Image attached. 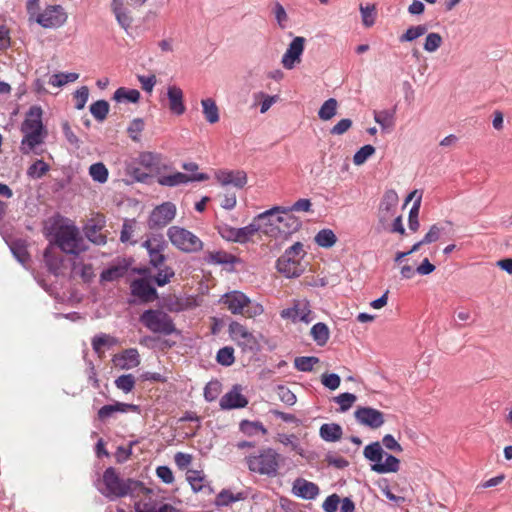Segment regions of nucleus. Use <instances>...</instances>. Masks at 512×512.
Instances as JSON below:
<instances>
[{"label": "nucleus", "mask_w": 512, "mask_h": 512, "mask_svg": "<svg viewBox=\"0 0 512 512\" xmlns=\"http://www.w3.org/2000/svg\"><path fill=\"white\" fill-rule=\"evenodd\" d=\"M318 362H319V359L317 357L302 356V357L295 358L294 366L299 371L309 372V371L313 370L314 365H316Z\"/></svg>", "instance_id": "48"}, {"label": "nucleus", "mask_w": 512, "mask_h": 512, "mask_svg": "<svg viewBox=\"0 0 512 512\" xmlns=\"http://www.w3.org/2000/svg\"><path fill=\"white\" fill-rule=\"evenodd\" d=\"M310 334L319 346H324L330 337V331L325 323L318 322L312 326Z\"/></svg>", "instance_id": "34"}, {"label": "nucleus", "mask_w": 512, "mask_h": 512, "mask_svg": "<svg viewBox=\"0 0 512 512\" xmlns=\"http://www.w3.org/2000/svg\"><path fill=\"white\" fill-rule=\"evenodd\" d=\"M168 108L175 115H182L186 111L184 104V93L182 89L176 85L167 87Z\"/></svg>", "instance_id": "23"}, {"label": "nucleus", "mask_w": 512, "mask_h": 512, "mask_svg": "<svg viewBox=\"0 0 512 512\" xmlns=\"http://www.w3.org/2000/svg\"><path fill=\"white\" fill-rule=\"evenodd\" d=\"M142 490H138L133 498H139L135 501L136 512H178V509L171 504L163 503L159 500L152 490L146 488L142 483Z\"/></svg>", "instance_id": "8"}, {"label": "nucleus", "mask_w": 512, "mask_h": 512, "mask_svg": "<svg viewBox=\"0 0 512 512\" xmlns=\"http://www.w3.org/2000/svg\"><path fill=\"white\" fill-rule=\"evenodd\" d=\"M142 247L146 249L149 257V265L157 267L163 262H166L167 256L165 254L168 249V244L160 235L148 237L143 243Z\"/></svg>", "instance_id": "12"}, {"label": "nucleus", "mask_w": 512, "mask_h": 512, "mask_svg": "<svg viewBox=\"0 0 512 512\" xmlns=\"http://www.w3.org/2000/svg\"><path fill=\"white\" fill-rule=\"evenodd\" d=\"M258 222H264V234L272 237L287 236L301 228L302 222L288 208L274 207L258 215Z\"/></svg>", "instance_id": "1"}, {"label": "nucleus", "mask_w": 512, "mask_h": 512, "mask_svg": "<svg viewBox=\"0 0 512 512\" xmlns=\"http://www.w3.org/2000/svg\"><path fill=\"white\" fill-rule=\"evenodd\" d=\"M360 12L362 17V23L365 27L369 28L375 24L376 20V8L375 5H360Z\"/></svg>", "instance_id": "47"}, {"label": "nucleus", "mask_w": 512, "mask_h": 512, "mask_svg": "<svg viewBox=\"0 0 512 512\" xmlns=\"http://www.w3.org/2000/svg\"><path fill=\"white\" fill-rule=\"evenodd\" d=\"M114 342L115 340L112 337L106 334H102L93 338L92 347L93 350L100 355L103 353V347L105 345H112Z\"/></svg>", "instance_id": "59"}, {"label": "nucleus", "mask_w": 512, "mask_h": 512, "mask_svg": "<svg viewBox=\"0 0 512 512\" xmlns=\"http://www.w3.org/2000/svg\"><path fill=\"white\" fill-rule=\"evenodd\" d=\"M265 229L264 222H258V217L249 225L237 228V238L236 242L245 243L252 236H254L258 231H262Z\"/></svg>", "instance_id": "31"}, {"label": "nucleus", "mask_w": 512, "mask_h": 512, "mask_svg": "<svg viewBox=\"0 0 512 512\" xmlns=\"http://www.w3.org/2000/svg\"><path fill=\"white\" fill-rule=\"evenodd\" d=\"M354 416L359 424L371 429H378L385 422L383 412L372 407H358Z\"/></svg>", "instance_id": "16"}, {"label": "nucleus", "mask_w": 512, "mask_h": 512, "mask_svg": "<svg viewBox=\"0 0 512 512\" xmlns=\"http://www.w3.org/2000/svg\"><path fill=\"white\" fill-rule=\"evenodd\" d=\"M49 171V165L43 160H36L27 170V175L33 179L43 177Z\"/></svg>", "instance_id": "46"}, {"label": "nucleus", "mask_w": 512, "mask_h": 512, "mask_svg": "<svg viewBox=\"0 0 512 512\" xmlns=\"http://www.w3.org/2000/svg\"><path fill=\"white\" fill-rule=\"evenodd\" d=\"M239 429L242 433L250 437L257 435L258 433L266 435L268 432L263 424L259 421L242 420L239 424Z\"/></svg>", "instance_id": "35"}, {"label": "nucleus", "mask_w": 512, "mask_h": 512, "mask_svg": "<svg viewBox=\"0 0 512 512\" xmlns=\"http://www.w3.org/2000/svg\"><path fill=\"white\" fill-rule=\"evenodd\" d=\"M374 120L378 123L382 128H390L394 125L393 114L387 110L383 111H375L374 112Z\"/></svg>", "instance_id": "56"}, {"label": "nucleus", "mask_w": 512, "mask_h": 512, "mask_svg": "<svg viewBox=\"0 0 512 512\" xmlns=\"http://www.w3.org/2000/svg\"><path fill=\"white\" fill-rule=\"evenodd\" d=\"M209 176L205 173L187 175L182 172H176L171 175H164L158 178V183L162 186L175 187L193 181H205Z\"/></svg>", "instance_id": "22"}, {"label": "nucleus", "mask_w": 512, "mask_h": 512, "mask_svg": "<svg viewBox=\"0 0 512 512\" xmlns=\"http://www.w3.org/2000/svg\"><path fill=\"white\" fill-rule=\"evenodd\" d=\"M153 268L156 270V273L153 276L152 280L159 287H163L169 284L175 277L174 269L171 266L167 265L166 262H163V264Z\"/></svg>", "instance_id": "30"}, {"label": "nucleus", "mask_w": 512, "mask_h": 512, "mask_svg": "<svg viewBox=\"0 0 512 512\" xmlns=\"http://www.w3.org/2000/svg\"><path fill=\"white\" fill-rule=\"evenodd\" d=\"M36 21L44 28H57L67 21V14L60 5L48 6L38 14Z\"/></svg>", "instance_id": "14"}, {"label": "nucleus", "mask_w": 512, "mask_h": 512, "mask_svg": "<svg viewBox=\"0 0 512 512\" xmlns=\"http://www.w3.org/2000/svg\"><path fill=\"white\" fill-rule=\"evenodd\" d=\"M216 360L223 366H231L234 361V349L230 346L219 349L216 355Z\"/></svg>", "instance_id": "50"}, {"label": "nucleus", "mask_w": 512, "mask_h": 512, "mask_svg": "<svg viewBox=\"0 0 512 512\" xmlns=\"http://www.w3.org/2000/svg\"><path fill=\"white\" fill-rule=\"evenodd\" d=\"M176 212L175 204L169 201L156 206L147 221L149 229L158 230L166 227L175 218Z\"/></svg>", "instance_id": "11"}, {"label": "nucleus", "mask_w": 512, "mask_h": 512, "mask_svg": "<svg viewBox=\"0 0 512 512\" xmlns=\"http://www.w3.org/2000/svg\"><path fill=\"white\" fill-rule=\"evenodd\" d=\"M397 205L398 195L396 191L387 190L379 206V220L383 225L394 217Z\"/></svg>", "instance_id": "19"}, {"label": "nucleus", "mask_w": 512, "mask_h": 512, "mask_svg": "<svg viewBox=\"0 0 512 512\" xmlns=\"http://www.w3.org/2000/svg\"><path fill=\"white\" fill-rule=\"evenodd\" d=\"M218 233L227 241L236 242L237 228L227 224H221L217 227Z\"/></svg>", "instance_id": "64"}, {"label": "nucleus", "mask_w": 512, "mask_h": 512, "mask_svg": "<svg viewBox=\"0 0 512 512\" xmlns=\"http://www.w3.org/2000/svg\"><path fill=\"white\" fill-rule=\"evenodd\" d=\"M365 458L375 463L382 461L384 451L379 442H373L364 448Z\"/></svg>", "instance_id": "40"}, {"label": "nucleus", "mask_w": 512, "mask_h": 512, "mask_svg": "<svg viewBox=\"0 0 512 512\" xmlns=\"http://www.w3.org/2000/svg\"><path fill=\"white\" fill-rule=\"evenodd\" d=\"M428 28L426 25H417L409 27L405 33L399 37L400 42H412L415 39L423 36L427 32Z\"/></svg>", "instance_id": "43"}, {"label": "nucleus", "mask_w": 512, "mask_h": 512, "mask_svg": "<svg viewBox=\"0 0 512 512\" xmlns=\"http://www.w3.org/2000/svg\"><path fill=\"white\" fill-rule=\"evenodd\" d=\"M221 392V384L219 381H210L204 388V397L208 402L216 400Z\"/></svg>", "instance_id": "57"}, {"label": "nucleus", "mask_w": 512, "mask_h": 512, "mask_svg": "<svg viewBox=\"0 0 512 512\" xmlns=\"http://www.w3.org/2000/svg\"><path fill=\"white\" fill-rule=\"evenodd\" d=\"M111 10L114 13L118 24L125 30H128L132 24V17L124 6L122 0H112Z\"/></svg>", "instance_id": "28"}, {"label": "nucleus", "mask_w": 512, "mask_h": 512, "mask_svg": "<svg viewBox=\"0 0 512 512\" xmlns=\"http://www.w3.org/2000/svg\"><path fill=\"white\" fill-rule=\"evenodd\" d=\"M338 103L334 98L326 100L319 109L318 116L323 121H328L336 115Z\"/></svg>", "instance_id": "38"}, {"label": "nucleus", "mask_w": 512, "mask_h": 512, "mask_svg": "<svg viewBox=\"0 0 512 512\" xmlns=\"http://www.w3.org/2000/svg\"><path fill=\"white\" fill-rule=\"evenodd\" d=\"M118 389L125 393H129L135 386V377L132 374L121 375L115 380Z\"/></svg>", "instance_id": "54"}, {"label": "nucleus", "mask_w": 512, "mask_h": 512, "mask_svg": "<svg viewBox=\"0 0 512 512\" xmlns=\"http://www.w3.org/2000/svg\"><path fill=\"white\" fill-rule=\"evenodd\" d=\"M336 241V235L330 229H322L315 236V242L324 248L332 247Z\"/></svg>", "instance_id": "39"}, {"label": "nucleus", "mask_w": 512, "mask_h": 512, "mask_svg": "<svg viewBox=\"0 0 512 512\" xmlns=\"http://www.w3.org/2000/svg\"><path fill=\"white\" fill-rule=\"evenodd\" d=\"M89 97V89L86 86L80 87L76 92L74 93V98L76 101L75 107L78 110H81L85 107V104Z\"/></svg>", "instance_id": "63"}, {"label": "nucleus", "mask_w": 512, "mask_h": 512, "mask_svg": "<svg viewBox=\"0 0 512 512\" xmlns=\"http://www.w3.org/2000/svg\"><path fill=\"white\" fill-rule=\"evenodd\" d=\"M203 107V114L205 119L214 124L219 121V110L214 100L211 98L203 99L201 101Z\"/></svg>", "instance_id": "36"}, {"label": "nucleus", "mask_w": 512, "mask_h": 512, "mask_svg": "<svg viewBox=\"0 0 512 512\" xmlns=\"http://www.w3.org/2000/svg\"><path fill=\"white\" fill-rule=\"evenodd\" d=\"M442 42L443 39L439 33H429L425 39L424 50L429 53L435 52L442 45Z\"/></svg>", "instance_id": "53"}, {"label": "nucleus", "mask_w": 512, "mask_h": 512, "mask_svg": "<svg viewBox=\"0 0 512 512\" xmlns=\"http://www.w3.org/2000/svg\"><path fill=\"white\" fill-rule=\"evenodd\" d=\"M216 179L222 186L233 185L236 188H243L247 183V174L241 170H220L216 173Z\"/></svg>", "instance_id": "24"}, {"label": "nucleus", "mask_w": 512, "mask_h": 512, "mask_svg": "<svg viewBox=\"0 0 512 512\" xmlns=\"http://www.w3.org/2000/svg\"><path fill=\"white\" fill-rule=\"evenodd\" d=\"M305 43L306 39L302 36H296L290 42L281 59V64L285 69L292 70L301 63Z\"/></svg>", "instance_id": "13"}, {"label": "nucleus", "mask_w": 512, "mask_h": 512, "mask_svg": "<svg viewBox=\"0 0 512 512\" xmlns=\"http://www.w3.org/2000/svg\"><path fill=\"white\" fill-rule=\"evenodd\" d=\"M136 444L135 441H131L128 447L119 446L115 452V459L117 463L126 462L132 455V448Z\"/></svg>", "instance_id": "61"}, {"label": "nucleus", "mask_w": 512, "mask_h": 512, "mask_svg": "<svg viewBox=\"0 0 512 512\" xmlns=\"http://www.w3.org/2000/svg\"><path fill=\"white\" fill-rule=\"evenodd\" d=\"M245 463L251 473L267 478H275L280 475L285 457L271 447H263L246 456Z\"/></svg>", "instance_id": "2"}, {"label": "nucleus", "mask_w": 512, "mask_h": 512, "mask_svg": "<svg viewBox=\"0 0 512 512\" xmlns=\"http://www.w3.org/2000/svg\"><path fill=\"white\" fill-rule=\"evenodd\" d=\"M400 461L393 455H387L385 461L382 463H375L371 466L372 471L384 474V473H395L399 470Z\"/></svg>", "instance_id": "33"}, {"label": "nucleus", "mask_w": 512, "mask_h": 512, "mask_svg": "<svg viewBox=\"0 0 512 512\" xmlns=\"http://www.w3.org/2000/svg\"><path fill=\"white\" fill-rule=\"evenodd\" d=\"M293 491L304 499H314L319 494L318 486L304 479H297L294 482Z\"/></svg>", "instance_id": "27"}, {"label": "nucleus", "mask_w": 512, "mask_h": 512, "mask_svg": "<svg viewBox=\"0 0 512 512\" xmlns=\"http://www.w3.org/2000/svg\"><path fill=\"white\" fill-rule=\"evenodd\" d=\"M55 243L66 254L78 255L86 249L79 229L74 225H61L56 230Z\"/></svg>", "instance_id": "7"}, {"label": "nucleus", "mask_w": 512, "mask_h": 512, "mask_svg": "<svg viewBox=\"0 0 512 512\" xmlns=\"http://www.w3.org/2000/svg\"><path fill=\"white\" fill-rule=\"evenodd\" d=\"M105 226V219L103 216L98 215L97 217L88 220L84 227V234L89 241L97 245H103L106 243V235L102 233V229Z\"/></svg>", "instance_id": "18"}, {"label": "nucleus", "mask_w": 512, "mask_h": 512, "mask_svg": "<svg viewBox=\"0 0 512 512\" xmlns=\"http://www.w3.org/2000/svg\"><path fill=\"white\" fill-rule=\"evenodd\" d=\"M79 78L78 73H57L53 74L50 79L49 83L55 87H61L69 82H74Z\"/></svg>", "instance_id": "45"}, {"label": "nucleus", "mask_w": 512, "mask_h": 512, "mask_svg": "<svg viewBox=\"0 0 512 512\" xmlns=\"http://www.w3.org/2000/svg\"><path fill=\"white\" fill-rule=\"evenodd\" d=\"M89 175L99 183H105L108 179V169L102 162L94 163L89 167Z\"/></svg>", "instance_id": "41"}, {"label": "nucleus", "mask_w": 512, "mask_h": 512, "mask_svg": "<svg viewBox=\"0 0 512 512\" xmlns=\"http://www.w3.org/2000/svg\"><path fill=\"white\" fill-rule=\"evenodd\" d=\"M304 255L305 251L303 249V244L296 242L277 260L276 268L278 272L284 274L288 278L300 276L304 271L301 264V259Z\"/></svg>", "instance_id": "6"}, {"label": "nucleus", "mask_w": 512, "mask_h": 512, "mask_svg": "<svg viewBox=\"0 0 512 512\" xmlns=\"http://www.w3.org/2000/svg\"><path fill=\"white\" fill-rule=\"evenodd\" d=\"M320 437L327 442H336L342 438V427L336 423H325L320 427Z\"/></svg>", "instance_id": "32"}, {"label": "nucleus", "mask_w": 512, "mask_h": 512, "mask_svg": "<svg viewBox=\"0 0 512 512\" xmlns=\"http://www.w3.org/2000/svg\"><path fill=\"white\" fill-rule=\"evenodd\" d=\"M138 406L135 404H128V403H122V402H116L115 404L111 405H104L98 410L97 416L98 419L101 421H105L108 418L114 416L115 413H126L128 411L137 412Z\"/></svg>", "instance_id": "26"}, {"label": "nucleus", "mask_w": 512, "mask_h": 512, "mask_svg": "<svg viewBox=\"0 0 512 512\" xmlns=\"http://www.w3.org/2000/svg\"><path fill=\"white\" fill-rule=\"evenodd\" d=\"M297 307V321L310 323L313 320L312 311L308 302H296Z\"/></svg>", "instance_id": "55"}, {"label": "nucleus", "mask_w": 512, "mask_h": 512, "mask_svg": "<svg viewBox=\"0 0 512 512\" xmlns=\"http://www.w3.org/2000/svg\"><path fill=\"white\" fill-rule=\"evenodd\" d=\"M219 405L223 410L244 408L248 405V399L242 394L241 385H234L220 399Z\"/></svg>", "instance_id": "17"}, {"label": "nucleus", "mask_w": 512, "mask_h": 512, "mask_svg": "<svg viewBox=\"0 0 512 512\" xmlns=\"http://www.w3.org/2000/svg\"><path fill=\"white\" fill-rule=\"evenodd\" d=\"M140 321L153 333L170 335L175 331V326L171 317L161 310H146L140 316Z\"/></svg>", "instance_id": "9"}, {"label": "nucleus", "mask_w": 512, "mask_h": 512, "mask_svg": "<svg viewBox=\"0 0 512 512\" xmlns=\"http://www.w3.org/2000/svg\"><path fill=\"white\" fill-rule=\"evenodd\" d=\"M137 162L141 166H143L149 170H153L160 165L161 156L154 152H142L139 154V156L137 158Z\"/></svg>", "instance_id": "37"}, {"label": "nucleus", "mask_w": 512, "mask_h": 512, "mask_svg": "<svg viewBox=\"0 0 512 512\" xmlns=\"http://www.w3.org/2000/svg\"><path fill=\"white\" fill-rule=\"evenodd\" d=\"M144 129V122L142 119L140 118H137V119H134L128 129H127V132L130 136V138L133 140V141H138L139 140V135L140 133L143 131Z\"/></svg>", "instance_id": "62"}, {"label": "nucleus", "mask_w": 512, "mask_h": 512, "mask_svg": "<svg viewBox=\"0 0 512 512\" xmlns=\"http://www.w3.org/2000/svg\"><path fill=\"white\" fill-rule=\"evenodd\" d=\"M229 334L231 339L237 343L242 350H254L257 347L255 336L239 322L233 321L229 325Z\"/></svg>", "instance_id": "15"}, {"label": "nucleus", "mask_w": 512, "mask_h": 512, "mask_svg": "<svg viewBox=\"0 0 512 512\" xmlns=\"http://www.w3.org/2000/svg\"><path fill=\"white\" fill-rule=\"evenodd\" d=\"M421 199H422V195L419 194V196L415 199V202L409 212V228L410 230L416 232L419 227H420V223H419V220H418V215H419V209H420V205H421Z\"/></svg>", "instance_id": "49"}, {"label": "nucleus", "mask_w": 512, "mask_h": 512, "mask_svg": "<svg viewBox=\"0 0 512 512\" xmlns=\"http://www.w3.org/2000/svg\"><path fill=\"white\" fill-rule=\"evenodd\" d=\"M140 92L136 89L118 88L114 93V99L117 101L127 100L136 103L140 99Z\"/></svg>", "instance_id": "44"}, {"label": "nucleus", "mask_w": 512, "mask_h": 512, "mask_svg": "<svg viewBox=\"0 0 512 512\" xmlns=\"http://www.w3.org/2000/svg\"><path fill=\"white\" fill-rule=\"evenodd\" d=\"M131 293L142 302H152L158 295L156 289L144 278L135 279L130 285Z\"/></svg>", "instance_id": "20"}, {"label": "nucleus", "mask_w": 512, "mask_h": 512, "mask_svg": "<svg viewBox=\"0 0 512 512\" xmlns=\"http://www.w3.org/2000/svg\"><path fill=\"white\" fill-rule=\"evenodd\" d=\"M43 111L39 106H32L26 113V117L21 125L23 138L20 149L23 154H29L34 149L44 143L48 131L42 122Z\"/></svg>", "instance_id": "3"}, {"label": "nucleus", "mask_w": 512, "mask_h": 512, "mask_svg": "<svg viewBox=\"0 0 512 512\" xmlns=\"http://www.w3.org/2000/svg\"><path fill=\"white\" fill-rule=\"evenodd\" d=\"M90 112L97 121L102 122L108 115L109 103L105 100H98L91 104Z\"/></svg>", "instance_id": "42"}, {"label": "nucleus", "mask_w": 512, "mask_h": 512, "mask_svg": "<svg viewBox=\"0 0 512 512\" xmlns=\"http://www.w3.org/2000/svg\"><path fill=\"white\" fill-rule=\"evenodd\" d=\"M45 263L51 273L60 275L64 270V258L61 254L56 253L52 248H47L44 253Z\"/></svg>", "instance_id": "29"}, {"label": "nucleus", "mask_w": 512, "mask_h": 512, "mask_svg": "<svg viewBox=\"0 0 512 512\" xmlns=\"http://www.w3.org/2000/svg\"><path fill=\"white\" fill-rule=\"evenodd\" d=\"M272 11H273V14L275 16L278 26L281 29H285L287 27L288 15H287L286 10L283 7V5L279 2H276L273 6Z\"/></svg>", "instance_id": "58"}, {"label": "nucleus", "mask_w": 512, "mask_h": 512, "mask_svg": "<svg viewBox=\"0 0 512 512\" xmlns=\"http://www.w3.org/2000/svg\"><path fill=\"white\" fill-rule=\"evenodd\" d=\"M104 489L101 493L109 498H122L134 495L138 490H142V482L133 479H122L113 467L107 468L102 477Z\"/></svg>", "instance_id": "4"}, {"label": "nucleus", "mask_w": 512, "mask_h": 512, "mask_svg": "<svg viewBox=\"0 0 512 512\" xmlns=\"http://www.w3.org/2000/svg\"><path fill=\"white\" fill-rule=\"evenodd\" d=\"M220 301L232 314L242 315L246 318L261 315L264 311L262 305L253 303L243 292L240 291L228 292L221 297Z\"/></svg>", "instance_id": "5"}, {"label": "nucleus", "mask_w": 512, "mask_h": 512, "mask_svg": "<svg viewBox=\"0 0 512 512\" xmlns=\"http://www.w3.org/2000/svg\"><path fill=\"white\" fill-rule=\"evenodd\" d=\"M333 400L339 404L340 411L345 412L352 407V405L356 402L357 397L352 393L345 392L334 397Z\"/></svg>", "instance_id": "51"}, {"label": "nucleus", "mask_w": 512, "mask_h": 512, "mask_svg": "<svg viewBox=\"0 0 512 512\" xmlns=\"http://www.w3.org/2000/svg\"><path fill=\"white\" fill-rule=\"evenodd\" d=\"M170 242L179 250L191 253L203 248V242L192 232L179 226H171L167 230Z\"/></svg>", "instance_id": "10"}, {"label": "nucleus", "mask_w": 512, "mask_h": 512, "mask_svg": "<svg viewBox=\"0 0 512 512\" xmlns=\"http://www.w3.org/2000/svg\"><path fill=\"white\" fill-rule=\"evenodd\" d=\"M113 362L116 367L124 370L135 368L140 364L139 353L134 348L126 349L122 353L115 355Z\"/></svg>", "instance_id": "25"}, {"label": "nucleus", "mask_w": 512, "mask_h": 512, "mask_svg": "<svg viewBox=\"0 0 512 512\" xmlns=\"http://www.w3.org/2000/svg\"><path fill=\"white\" fill-rule=\"evenodd\" d=\"M375 153V148L370 145H364L361 147L353 156V162L355 165H362L366 160Z\"/></svg>", "instance_id": "52"}, {"label": "nucleus", "mask_w": 512, "mask_h": 512, "mask_svg": "<svg viewBox=\"0 0 512 512\" xmlns=\"http://www.w3.org/2000/svg\"><path fill=\"white\" fill-rule=\"evenodd\" d=\"M186 480L194 493L212 494L214 490L210 486L207 476L201 470L189 469L186 472Z\"/></svg>", "instance_id": "21"}, {"label": "nucleus", "mask_w": 512, "mask_h": 512, "mask_svg": "<svg viewBox=\"0 0 512 512\" xmlns=\"http://www.w3.org/2000/svg\"><path fill=\"white\" fill-rule=\"evenodd\" d=\"M321 383L330 390H336L340 386L341 379L335 373H324L321 376Z\"/></svg>", "instance_id": "60"}]
</instances>
